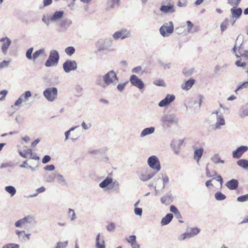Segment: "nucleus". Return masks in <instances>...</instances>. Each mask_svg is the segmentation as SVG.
<instances>
[{
  "instance_id": "1",
  "label": "nucleus",
  "mask_w": 248,
  "mask_h": 248,
  "mask_svg": "<svg viewBox=\"0 0 248 248\" xmlns=\"http://www.w3.org/2000/svg\"><path fill=\"white\" fill-rule=\"evenodd\" d=\"M59 59L60 56L58 52L56 50H51L48 58L46 62L45 65L47 67L56 65L58 63Z\"/></svg>"
},
{
  "instance_id": "2",
  "label": "nucleus",
  "mask_w": 248,
  "mask_h": 248,
  "mask_svg": "<svg viewBox=\"0 0 248 248\" xmlns=\"http://www.w3.org/2000/svg\"><path fill=\"white\" fill-rule=\"evenodd\" d=\"M174 26L172 21L164 23L160 28L159 32L164 37H169L173 32Z\"/></svg>"
},
{
  "instance_id": "3",
  "label": "nucleus",
  "mask_w": 248,
  "mask_h": 248,
  "mask_svg": "<svg viewBox=\"0 0 248 248\" xmlns=\"http://www.w3.org/2000/svg\"><path fill=\"white\" fill-rule=\"evenodd\" d=\"M161 121L163 125L170 126L171 124H177L178 118L174 114L164 115L161 117Z\"/></svg>"
},
{
  "instance_id": "4",
  "label": "nucleus",
  "mask_w": 248,
  "mask_h": 248,
  "mask_svg": "<svg viewBox=\"0 0 248 248\" xmlns=\"http://www.w3.org/2000/svg\"><path fill=\"white\" fill-rule=\"evenodd\" d=\"M43 95L49 101H54L58 95V90L56 87L48 88L43 92Z\"/></svg>"
},
{
  "instance_id": "5",
  "label": "nucleus",
  "mask_w": 248,
  "mask_h": 248,
  "mask_svg": "<svg viewBox=\"0 0 248 248\" xmlns=\"http://www.w3.org/2000/svg\"><path fill=\"white\" fill-rule=\"evenodd\" d=\"M149 166L157 173L161 169V166L158 158L155 155H152L149 157L147 160Z\"/></svg>"
},
{
  "instance_id": "6",
  "label": "nucleus",
  "mask_w": 248,
  "mask_h": 248,
  "mask_svg": "<svg viewBox=\"0 0 248 248\" xmlns=\"http://www.w3.org/2000/svg\"><path fill=\"white\" fill-rule=\"evenodd\" d=\"M62 67L64 71L68 73L76 70L78 68V64L75 60H67L63 63Z\"/></svg>"
},
{
  "instance_id": "7",
  "label": "nucleus",
  "mask_w": 248,
  "mask_h": 248,
  "mask_svg": "<svg viewBox=\"0 0 248 248\" xmlns=\"http://www.w3.org/2000/svg\"><path fill=\"white\" fill-rule=\"evenodd\" d=\"M155 174L154 171H149L147 170H144L138 172L139 179L143 182H146L152 178Z\"/></svg>"
},
{
  "instance_id": "8",
  "label": "nucleus",
  "mask_w": 248,
  "mask_h": 248,
  "mask_svg": "<svg viewBox=\"0 0 248 248\" xmlns=\"http://www.w3.org/2000/svg\"><path fill=\"white\" fill-rule=\"evenodd\" d=\"M113 38L117 40L119 39H124L131 36V32L130 31L125 29H122L116 31L112 35Z\"/></svg>"
},
{
  "instance_id": "9",
  "label": "nucleus",
  "mask_w": 248,
  "mask_h": 248,
  "mask_svg": "<svg viewBox=\"0 0 248 248\" xmlns=\"http://www.w3.org/2000/svg\"><path fill=\"white\" fill-rule=\"evenodd\" d=\"M212 113L216 114L217 115V122L215 124V130L220 129L222 126L225 124V121L223 118L222 114L219 113V111L218 110L213 112Z\"/></svg>"
},
{
  "instance_id": "10",
  "label": "nucleus",
  "mask_w": 248,
  "mask_h": 248,
  "mask_svg": "<svg viewBox=\"0 0 248 248\" xmlns=\"http://www.w3.org/2000/svg\"><path fill=\"white\" fill-rule=\"evenodd\" d=\"M129 81L133 86L139 89H142L144 87V84L143 81L135 75H132L130 76Z\"/></svg>"
},
{
  "instance_id": "11",
  "label": "nucleus",
  "mask_w": 248,
  "mask_h": 248,
  "mask_svg": "<svg viewBox=\"0 0 248 248\" xmlns=\"http://www.w3.org/2000/svg\"><path fill=\"white\" fill-rule=\"evenodd\" d=\"M96 84L105 88L108 85V72L104 76H98L96 79Z\"/></svg>"
},
{
  "instance_id": "12",
  "label": "nucleus",
  "mask_w": 248,
  "mask_h": 248,
  "mask_svg": "<svg viewBox=\"0 0 248 248\" xmlns=\"http://www.w3.org/2000/svg\"><path fill=\"white\" fill-rule=\"evenodd\" d=\"M31 96V92L29 91H26L24 93L22 94L15 103L16 106L20 107L22 102H26L28 98Z\"/></svg>"
},
{
  "instance_id": "13",
  "label": "nucleus",
  "mask_w": 248,
  "mask_h": 248,
  "mask_svg": "<svg viewBox=\"0 0 248 248\" xmlns=\"http://www.w3.org/2000/svg\"><path fill=\"white\" fill-rule=\"evenodd\" d=\"M175 99V95L173 94H168L165 98L162 100L158 104L160 107H164L168 106L171 102L173 101Z\"/></svg>"
},
{
  "instance_id": "14",
  "label": "nucleus",
  "mask_w": 248,
  "mask_h": 248,
  "mask_svg": "<svg viewBox=\"0 0 248 248\" xmlns=\"http://www.w3.org/2000/svg\"><path fill=\"white\" fill-rule=\"evenodd\" d=\"M248 150V147L247 146H241L238 147L232 153L233 157L235 158H239L242 155Z\"/></svg>"
},
{
  "instance_id": "15",
  "label": "nucleus",
  "mask_w": 248,
  "mask_h": 248,
  "mask_svg": "<svg viewBox=\"0 0 248 248\" xmlns=\"http://www.w3.org/2000/svg\"><path fill=\"white\" fill-rule=\"evenodd\" d=\"M0 42H3L1 46V50L4 54H6L7 50L11 44V40L10 38L5 37L0 39Z\"/></svg>"
},
{
  "instance_id": "16",
  "label": "nucleus",
  "mask_w": 248,
  "mask_h": 248,
  "mask_svg": "<svg viewBox=\"0 0 248 248\" xmlns=\"http://www.w3.org/2000/svg\"><path fill=\"white\" fill-rule=\"evenodd\" d=\"M109 191L117 193L119 191V184L117 180L113 181L109 177Z\"/></svg>"
},
{
  "instance_id": "17",
  "label": "nucleus",
  "mask_w": 248,
  "mask_h": 248,
  "mask_svg": "<svg viewBox=\"0 0 248 248\" xmlns=\"http://www.w3.org/2000/svg\"><path fill=\"white\" fill-rule=\"evenodd\" d=\"M32 220V217L29 216L16 222L15 225L16 227L20 228L23 225H24L26 223H31Z\"/></svg>"
},
{
  "instance_id": "18",
  "label": "nucleus",
  "mask_w": 248,
  "mask_h": 248,
  "mask_svg": "<svg viewBox=\"0 0 248 248\" xmlns=\"http://www.w3.org/2000/svg\"><path fill=\"white\" fill-rule=\"evenodd\" d=\"M63 14V11H56L50 16V19L52 22L58 21L62 17Z\"/></svg>"
},
{
  "instance_id": "19",
  "label": "nucleus",
  "mask_w": 248,
  "mask_h": 248,
  "mask_svg": "<svg viewBox=\"0 0 248 248\" xmlns=\"http://www.w3.org/2000/svg\"><path fill=\"white\" fill-rule=\"evenodd\" d=\"M238 181L234 179L228 181L226 184V186L230 190H235L238 186Z\"/></svg>"
},
{
  "instance_id": "20",
  "label": "nucleus",
  "mask_w": 248,
  "mask_h": 248,
  "mask_svg": "<svg viewBox=\"0 0 248 248\" xmlns=\"http://www.w3.org/2000/svg\"><path fill=\"white\" fill-rule=\"evenodd\" d=\"M231 14L232 15V18L237 19L240 17L242 13V10L241 8H232L231 9Z\"/></svg>"
},
{
  "instance_id": "21",
  "label": "nucleus",
  "mask_w": 248,
  "mask_h": 248,
  "mask_svg": "<svg viewBox=\"0 0 248 248\" xmlns=\"http://www.w3.org/2000/svg\"><path fill=\"white\" fill-rule=\"evenodd\" d=\"M118 81L119 78L115 72L113 70L109 71V84L112 83L114 85H116Z\"/></svg>"
},
{
  "instance_id": "22",
  "label": "nucleus",
  "mask_w": 248,
  "mask_h": 248,
  "mask_svg": "<svg viewBox=\"0 0 248 248\" xmlns=\"http://www.w3.org/2000/svg\"><path fill=\"white\" fill-rule=\"evenodd\" d=\"M242 44H240V46H238L239 48L238 50V54L236 53V49H237V44H236L234 46L233 48V52L235 54L236 57L237 58H240V56L243 57L246 54V53H247L248 50H241L240 47L241 46Z\"/></svg>"
},
{
  "instance_id": "23",
  "label": "nucleus",
  "mask_w": 248,
  "mask_h": 248,
  "mask_svg": "<svg viewBox=\"0 0 248 248\" xmlns=\"http://www.w3.org/2000/svg\"><path fill=\"white\" fill-rule=\"evenodd\" d=\"M46 56V53L45 48H41L33 53V61H35V60L40 56Z\"/></svg>"
},
{
  "instance_id": "24",
  "label": "nucleus",
  "mask_w": 248,
  "mask_h": 248,
  "mask_svg": "<svg viewBox=\"0 0 248 248\" xmlns=\"http://www.w3.org/2000/svg\"><path fill=\"white\" fill-rule=\"evenodd\" d=\"M186 231L190 238L198 234L200 232V229L198 228H189Z\"/></svg>"
},
{
  "instance_id": "25",
  "label": "nucleus",
  "mask_w": 248,
  "mask_h": 248,
  "mask_svg": "<svg viewBox=\"0 0 248 248\" xmlns=\"http://www.w3.org/2000/svg\"><path fill=\"white\" fill-rule=\"evenodd\" d=\"M155 130L154 127H150L144 128L140 133V137L143 138L147 135L153 134Z\"/></svg>"
},
{
  "instance_id": "26",
  "label": "nucleus",
  "mask_w": 248,
  "mask_h": 248,
  "mask_svg": "<svg viewBox=\"0 0 248 248\" xmlns=\"http://www.w3.org/2000/svg\"><path fill=\"white\" fill-rule=\"evenodd\" d=\"M203 153V147H201L200 149H196L194 151V158L196 159L197 162H199V160L201 158Z\"/></svg>"
},
{
  "instance_id": "27",
  "label": "nucleus",
  "mask_w": 248,
  "mask_h": 248,
  "mask_svg": "<svg viewBox=\"0 0 248 248\" xmlns=\"http://www.w3.org/2000/svg\"><path fill=\"white\" fill-rule=\"evenodd\" d=\"M95 246L96 248H105L104 241L100 237V233H98L96 238Z\"/></svg>"
},
{
  "instance_id": "28",
  "label": "nucleus",
  "mask_w": 248,
  "mask_h": 248,
  "mask_svg": "<svg viewBox=\"0 0 248 248\" xmlns=\"http://www.w3.org/2000/svg\"><path fill=\"white\" fill-rule=\"evenodd\" d=\"M58 183L62 186H68V183L66 180L64 179L63 176L60 174H57L56 175V177Z\"/></svg>"
},
{
  "instance_id": "29",
  "label": "nucleus",
  "mask_w": 248,
  "mask_h": 248,
  "mask_svg": "<svg viewBox=\"0 0 248 248\" xmlns=\"http://www.w3.org/2000/svg\"><path fill=\"white\" fill-rule=\"evenodd\" d=\"M173 215L172 214H168L161 219V225L163 226L168 224L171 221Z\"/></svg>"
},
{
  "instance_id": "30",
  "label": "nucleus",
  "mask_w": 248,
  "mask_h": 248,
  "mask_svg": "<svg viewBox=\"0 0 248 248\" xmlns=\"http://www.w3.org/2000/svg\"><path fill=\"white\" fill-rule=\"evenodd\" d=\"M160 10L165 13H173L174 12L173 5H162L161 6Z\"/></svg>"
},
{
  "instance_id": "31",
  "label": "nucleus",
  "mask_w": 248,
  "mask_h": 248,
  "mask_svg": "<svg viewBox=\"0 0 248 248\" xmlns=\"http://www.w3.org/2000/svg\"><path fill=\"white\" fill-rule=\"evenodd\" d=\"M237 164L244 169L247 170L248 168V160L245 159H241L238 160Z\"/></svg>"
},
{
  "instance_id": "32",
  "label": "nucleus",
  "mask_w": 248,
  "mask_h": 248,
  "mask_svg": "<svg viewBox=\"0 0 248 248\" xmlns=\"http://www.w3.org/2000/svg\"><path fill=\"white\" fill-rule=\"evenodd\" d=\"M106 43H107V42L103 40H99L97 44L98 50L100 51L106 49L107 48V44Z\"/></svg>"
},
{
  "instance_id": "33",
  "label": "nucleus",
  "mask_w": 248,
  "mask_h": 248,
  "mask_svg": "<svg viewBox=\"0 0 248 248\" xmlns=\"http://www.w3.org/2000/svg\"><path fill=\"white\" fill-rule=\"evenodd\" d=\"M195 82V80L193 78H190L188 80L184 86L182 87V88L186 90H189Z\"/></svg>"
},
{
  "instance_id": "34",
  "label": "nucleus",
  "mask_w": 248,
  "mask_h": 248,
  "mask_svg": "<svg viewBox=\"0 0 248 248\" xmlns=\"http://www.w3.org/2000/svg\"><path fill=\"white\" fill-rule=\"evenodd\" d=\"M5 191L9 193L11 197L14 196L16 193L15 187L12 186H6L5 187Z\"/></svg>"
},
{
  "instance_id": "35",
  "label": "nucleus",
  "mask_w": 248,
  "mask_h": 248,
  "mask_svg": "<svg viewBox=\"0 0 248 248\" xmlns=\"http://www.w3.org/2000/svg\"><path fill=\"white\" fill-rule=\"evenodd\" d=\"M248 115V104L242 107V110L239 113V116L241 118H244Z\"/></svg>"
},
{
  "instance_id": "36",
  "label": "nucleus",
  "mask_w": 248,
  "mask_h": 248,
  "mask_svg": "<svg viewBox=\"0 0 248 248\" xmlns=\"http://www.w3.org/2000/svg\"><path fill=\"white\" fill-rule=\"evenodd\" d=\"M99 186L105 190L108 189V176L106 177L105 179L99 184Z\"/></svg>"
},
{
  "instance_id": "37",
  "label": "nucleus",
  "mask_w": 248,
  "mask_h": 248,
  "mask_svg": "<svg viewBox=\"0 0 248 248\" xmlns=\"http://www.w3.org/2000/svg\"><path fill=\"white\" fill-rule=\"evenodd\" d=\"M56 174L46 173L45 176L46 181L48 183L53 182L56 177Z\"/></svg>"
},
{
  "instance_id": "38",
  "label": "nucleus",
  "mask_w": 248,
  "mask_h": 248,
  "mask_svg": "<svg viewBox=\"0 0 248 248\" xmlns=\"http://www.w3.org/2000/svg\"><path fill=\"white\" fill-rule=\"evenodd\" d=\"M215 197L217 201H222L226 198V196L220 191H217L215 193Z\"/></svg>"
},
{
  "instance_id": "39",
  "label": "nucleus",
  "mask_w": 248,
  "mask_h": 248,
  "mask_svg": "<svg viewBox=\"0 0 248 248\" xmlns=\"http://www.w3.org/2000/svg\"><path fill=\"white\" fill-rule=\"evenodd\" d=\"M211 160L213 163H214L215 164H216L218 163H224V161L223 160H221L219 158V155L217 154L213 156H212L211 158Z\"/></svg>"
},
{
  "instance_id": "40",
  "label": "nucleus",
  "mask_w": 248,
  "mask_h": 248,
  "mask_svg": "<svg viewBox=\"0 0 248 248\" xmlns=\"http://www.w3.org/2000/svg\"><path fill=\"white\" fill-rule=\"evenodd\" d=\"M72 21L69 19H65L61 23V26L65 28H68L72 24Z\"/></svg>"
},
{
  "instance_id": "41",
  "label": "nucleus",
  "mask_w": 248,
  "mask_h": 248,
  "mask_svg": "<svg viewBox=\"0 0 248 248\" xmlns=\"http://www.w3.org/2000/svg\"><path fill=\"white\" fill-rule=\"evenodd\" d=\"M25 232V231H19L16 230L15 231L16 235L18 236V238L21 241H24V234Z\"/></svg>"
},
{
  "instance_id": "42",
  "label": "nucleus",
  "mask_w": 248,
  "mask_h": 248,
  "mask_svg": "<svg viewBox=\"0 0 248 248\" xmlns=\"http://www.w3.org/2000/svg\"><path fill=\"white\" fill-rule=\"evenodd\" d=\"M75 52V48L73 46H68L65 49V52L69 56H72Z\"/></svg>"
},
{
  "instance_id": "43",
  "label": "nucleus",
  "mask_w": 248,
  "mask_h": 248,
  "mask_svg": "<svg viewBox=\"0 0 248 248\" xmlns=\"http://www.w3.org/2000/svg\"><path fill=\"white\" fill-rule=\"evenodd\" d=\"M229 20L228 18H226L220 25V29L222 31H224L226 30L228 25H229Z\"/></svg>"
},
{
  "instance_id": "44",
  "label": "nucleus",
  "mask_w": 248,
  "mask_h": 248,
  "mask_svg": "<svg viewBox=\"0 0 248 248\" xmlns=\"http://www.w3.org/2000/svg\"><path fill=\"white\" fill-rule=\"evenodd\" d=\"M33 51V48L32 47L29 48L26 52V57L29 60H33V55L32 56V53Z\"/></svg>"
},
{
  "instance_id": "45",
  "label": "nucleus",
  "mask_w": 248,
  "mask_h": 248,
  "mask_svg": "<svg viewBox=\"0 0 248 248\" xmlns=\"http://www.w3.org/2000/svg\"><path fill=\"white\" fill-rule=\"evenodd\" d=\"M206 176L208 178L213 177L217 176V172L216 171H213L212 172H211L209 171V170L208 168V167L207 166L206 168Z\"/></svg>"
},
{
  "instance_id": "46",
  "label": "nucleus",
  "mask_w": 248,
  "mask_h": 248,
  "mask_svg": "<svg viewBox=\"0 0 248 248\" xmlns=\"http://www.w3.org/2000/svg\"><path fill=\"white\" fill-rule=\"evenodd\" d=\"M32 150L31 149H28L25 150L24 152L19 151V155L23 157L27 158L28 155H31Z\"/></svg>"
},
{
  "instance_id": "47",
  "label": "nucleus",
  "mask_w": 248,
  "mask_h": 248,
  "mask_svg": "<svg viewBox=\"0 0 248 248\" xmlns=\"http://www.w3.org/2000/svg\"><path fill=\"white\" fill-rule=\"evenodd\" d=\"M248 88V81H246L242 83L241 85H239L237 89L235 90L236 93H238V92L244 88Z\"/></svg>"
},
{
  "instance_id": "48",
  "label": "nucleus",
  "mask_w": 248,
  "mask_h": 248,
  "mask_svg": "<svg viewBox=\"0 0 248 248\" xmlns=\"http://www.w3.org/2000/svg\"><path fill=\"white\" fill-rule=\"evenodd\" d=\"M2 248H19V245L15 243H9L4 245Z\"/></svg>"
},
{
  "instance_id": "49",
  "label": "nucleus",
  "mask_w": 248,
  "mask_h": 248,
  "mask_svg": "<svg viewBox=\"0 0 248 248\" xmlns=\"http://www.w3.org/2000/svg\"><path fill=\"white\" fill-rule=\"evenodd\" d=\"M68 215L71 217V221H74L77 218L74 210L72 209H69Z\"/></svg>"
},
{
  "instance_id": "50",
  "label": "nucleus",
  "mask_w": 248,
  "mask_h": 248,
  "mask_svg": "<svg viewBox=\"0 0 248 248\" xmlns=\"http://www.w3.org/2000/svg\"><path fill=\"white\" fill-rule=\"evenodd\" d=\"M50 17V16H49L44 15L42 19V21L47 26L49 25L50 21H51Z\"/></svg>"
},
{
  "instance_id": "51",
  "label": "nucleus",
  "mask_w": 248,
  "mask_h": 248,
  "mask_svg": "<svg viewBox=\"0 0 248 248\" xmlns=\"http://www.w3.org/2000/svg\"><path fill=\"white\" fill-rule=\"evenodd\" d=\"M162 182H163V186L162 187V189H163L166 185H167L169 182V177L166 175L162 174Z\"/></svg>"
},
{
  "instance_id": "52",
  "label": "nucleus",
  "mask_w": 248,
  "mask_h": 248,
  "mask_svg": "<svg viewBox=\"0 0 248 248\" xmlns=\"http://www.w3.org/2000/svg\"><path fill=\"white\" fill-rule=\"evenodd\" d=\"M68 244V241H66L63 242H59L57 243L56 248H65Z\"/></svg>"
},
{
  "instance_id": "53",
  "label": "nucleus",
  "mask_w": 248,
  "mask_h": 248,
  "mask_svg": "<svg viewBox=\"0 0 248 248\" xmlns=\"http://www.w3.org/2000/svg\"><path fill=\"white\" fill-rule=\"evenodd\" d=\"M248 200V194L239 196L237 198V201L239 202H244L247 201Z\"/></svg>"
},
{
  "instance_id": "54",
  "label": "nucleus",
  "mask_w": 248,
  "mask_h": 248,
  "mask_svg": "<svg viewBox=\"0 0 248 248\" xmlns=\"http://www.w3.org/2000/svg\"><path fill=\"white\" fill-rule=\"evenodd\" d=\"M127 83L128 81H127L124 83L118 84L117 86V89L119 91L122 92L124 90L125 86H126Z\"/></svg>"
},
{
  "instance_id": "55",
  "label": "nucleus",
  "mask_w": 248,
  "mask_h": 248,
  "mask_svg": "<svg viewBox=\"0 0 248 248\" xmlns=\"http://www.w3.org/2000/svg\"><path fill=\"white\" fill-rule=\"evenodd\" d=\"M141 71H142L141 67L140 66H139L134 68L132 69V72L133 73L140 74H141Z\"/></svg>"
},
{
  "instance_id": "56",
  "label": "nucleus",
  "mask_w": 248,
  "mask_h": 248,
  "mask_svg": "<svg viewBox=\"0 0 248 248\" xmlns=\"http://www.w3.org/2000/svg\"><path fill=\"white\" fill-rule=\"evenodd\" d=\"M235 64L237 67H244L247 65V63L245 62H241V60L236 61L235 62Z\"/></svg>"
},
{
  "instance_id": "57",
  "label": "nucleus",
  "mask_w": 248,
  "mask_h": 248,
  "mask_svg": "<svg viewBox=\"0 0 248 248\" xmlns=\"http://www.w3.org/2000/svg\"><path fill=\"white\" fill-rule=\"evenodd\" d=\"M134 213L137 216H141L142 214V208L139 207H135Z\"/></svg>"
},
{
  "instance_id": "58",
  "label": "nucleus",
  "mask_w": 248,
  "mask_h": 248,
  "mask_svg": "<svg viewBox=\"0 0 248 248\" xmlns=\"http://www.w3.org/2000/svg\"><path fill=\"white\" fill-rule=\"evenodd\" d=\"M154 84L156 86H165V83H164V81L162 80H155L154 82Z\"/></svg>"
},
{
  "instance_id": "59",
  "label": "nucleus",
  "mask_w": 248,
  "mask_h": 248,
  "mask_svg": "<svg viewBox=\"0 0 248 248\" xmlns=\"http://www.w3.org/2000/svg\"><path fill=\"white\" fill-rule=\"evenodd\" d=\"M186 24L187 26V32H192V29L194 27L193 24L190 21H187L186 22Z\"/></svg>"
},
{
  "instance_id": "60",
  "label": "nucleus",
  "mask_w": 248,
  "mask_h": 248,
  "mask_svg": "<svg viewBox=\"0 0 248 248\" xmlns=\"http://www.w3.org/2000/svg\"><path fill=\"white\" fill-rule=\"evenodd\" d=\"M136 236L135 235H130L126 238L127 242L131 244L135 242L136 241Z\"/></svg>"
},
{
  "instance_id": "61",
  "label": "nucleus",
  "mask_w": 248,
  "mask_h": 248,
  "mask_svg": "<svg viewBox=\"0 0 248 248\" xmlns=\"http://www.w3.org/2000/svg\"><path fill=\"white\" fill-rule=\"evenodd\" d=\"M120 0H111V7L114 8L116 6L118 7L119 5Z\"/></svg>"
},
{
  "instance_id": "62",
  "label": "nucleus",
  "mask_w": 248,
  "mask_h": 248,
  "mask_svg": "<svg viewBox=\"0 0 248 248\" xmlns=\"http://www.w3.org/2000/svg\"><path fill=\"white\" fill-rule=\"evenodd\" d=\"M186 238H189V236H188V235L187 233V232H186L185 233L182 234V235H181L178 238V239L180 241H182V240H185V239Z\"/></svg>"
},
{
  "instance_id": "63",
  "label": "nucleus",
  "mask_w": 248,
  "mask_h": 248,
  "mask_svg": "<svg viewBox=\"0 0 248 248\" xmlns=\"http://www.w3.org/2000/svg\"><path fill=\"white\" fill-rule=\"evenodd\" d=\"M51 159V157L48 155H46L44 156L42 159V163L43 164H46L48 163Z\"/></svg>"
},
{
  "instance_id": "64",
  "label": "nucleus",
  "mask_w": 248,
  "mask_h": 248,
  "mask_svg": "<svg viewBox=\"0 0 248 248\" xmlns=\"http://www.w3.org/2000/svg\"><path fill=\"white\" fill-rule=\"evenodd\" d=\"M10 63V61H7L4 60L1 62H0V69L4 67H7L8 66Z\"/></svg>"
}]
</instances>
